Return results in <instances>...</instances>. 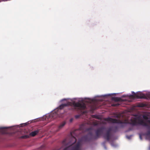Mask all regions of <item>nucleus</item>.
<instances>
[{"mask_svg":"<svg viewBox=\"0 0 150 150\" xmlns=\"http://www.w3.org/2000/svg\"><path fill=\"white\" fill-rule=\"evenodd\" d=\"M136 95L135 98L140 99H150V94L145 95L141 92H138Z\"/></svg>","mask_w":150,"mask_h":150,"instance_id":"obj_6","label":"nucleus"},{"mask_svg":"<svg viewBox=\"0 0 150 150\" xmlns=\"http://www.w3.org/2000/svg\"><path fill=\"white\" fill-rule=\"evenodd\" d=\"M105 127H102L98 129L95 131L96 136L93 137V139H96L98 138L103 133Z\"/></svg>","mask_w":150,"mask_h":150,"instance_id":"obj_4","label":"nucleus"},{"mask_svg":"<svg viewBox=\"0 0 150 150\" xmlns=\"http://www.w3.org/2000/svg\"><path fill=\"white\" fill-rule=\"evenodd\" d=\"M104 120L105 121L111 123L120 124L119 125V126H116L114 127V130L115 132L117 131L119 127L123 128L124 127L126 124H129L132 126H137L139 125L146 127H148V128H149V127L147 124L139 117H132L130 120H125L123 122L120 120L110 117L105 118Z\"/></svg>","mask_w":150,"mask_h":150,"instance_id":"obj_1","label":"nucleus"},{"mask_svg":"<svg viewBox=\"0 0 150 150\" xmlns=\"http://www.w3.org/2000/svg\"><path fill=\"white\" fill-rule=\"evenodd\" d=\"M145 135L146 136H149L150 135V130H148L146 133L145 134Z\"/></svg>","mask_w":150,"mask_h":150,"instance_id":"obj_13","label":"nucleus"},{"mask_svg":"<svg viewBox=\"0 0 150 150\" xmlns=\"http://www.w3.org/2000/svg\"><path fill=\"white\" fill-rule=\"evenodd\" d=\"M3 133H5V132L4 131H3Z\"/></svg>","mask_w":150,"mask_h":150,"instance_id":"obj_25","label":"nucleus"},{"mask_svg":"<svg viewBox=\"0 0 150 150\" xmlns=\"http://www.w3.org/2000/svg\"><path fill=\"white\" fill-rule=\"evenodd\" d=\"M92 133H90L88 134L83 137L76 145H73L75 143L76 139V138L73 136L71 138V140L69 145H70L68 147L65 148L64 150H81V143L82 142H88L90 141L91 139L89 137V136H91Z\"/></svg>","mask_w":150,"mask_h":150,"instance_id":"obj_2","label":"nucleus"},{"mask_svg":"<svg viewBox=\"0 0 150 150\" xmlns=\"http://www.w3.org/2000/svg\"><path fill=\"white\" fill-rule=\"evenodd\" d=\"M66 100V99H62V101H63V100Z\"/></svg>","mask_w":150,"mask_h":150,"instance_id":"obj_24","label":"nucleus"},{"mask_svg":"<svg viewBox=\"0 0 150 150\" xmlns=\"http://www.w3.org/2000/svg\"><path fill=\"white\" fill-rule=\"evenodd\" d=\"M29 137V136L27 135H25L21 137V138L22 139H26Z\"/></svg>","mask_w":150,"mask_h":150,"instance_id":"obj_12","label":"nucleus"},{"mask_svg":"<svg viewBox=\"0 0 150 150\" xmlns=\"http://www.w3.org/2000/svg\"><path fill=\"white\" fill-rule=\"evenodd\" d=\"M119 105V103H115L112 105V106H116Z\"/></svg>","mask_w":150,"mask_h":150,"instance_id":"obj_16","label":"nucleus"},{"mask_svg":"<svg viewBox=\"0 0 150 150\" xmlns=\"http://www.w3.org/2000/svg\"><path fill=\"white\" fill-rule=\"evenodd\" d=\"M95 125H97V124H95Z\"/></svg>","mask_w":150,"mask_h":150,"instance_id":"obj_26","label":"nucleus"},{"mask_svg":"<svg viewBox=\"0 0 150 150\" xmlns=\"http://www.w3.org/2000/svg\"><path fill=\"white\" fill-rule=\"evenodd\" d=\"M148 122L149 123V124H150V120H148Z\"/></svg>","mask_w":150,"mask_h":150,"instance_id":"obj_22","label":"nucleus"},{"mask_svg":"<svg viewBox=\"0 0 150 150\" xmlns=\"http://www.w3.org/2000/svg\"><path fill=\"white\" fill-rule=\"evenodd\" d=\"M112 129L111 127H109L104 135L103 137L104 138L108 141H109L110 139L111 135V132Z\"/></svg>","mask_w":150,"mask_h":150,"instance_id":"obj_5","label":"nucleus"},{"mask_svg":"<svg viewBox=\"0 0 150 150\" xmlns=\"http://www.w3.org/2000/svg\"><path fill=\"white\" fill-rule=\"evenodd\" d=\"M139 106L140 107H143L144 105L143 104H141V105H139Z\"/></svg>","mask_w":150,"mask_h":150,"instance_id":"obj_18","label":"nucleus"},{"mask_svg":"<svg viewBox=\"0 0 150 150\" xmlns=\"http://www.w3.org/2000/svg\"><path fill=\"white\" fill-rule=\"evenodd\" d=\"M72 105L76 109H77L81 110H83L86 108L85 105L83 103H80L74 102L73 103Z\"/></svg>","mask_w":150,"mask_h":150,"instance_id":"obj_3","label":"nucleus"},{"mask_svg":"<svg viewBox=\"0 0 150 150\" xmlns=\"http://www.w3.org/2000/svg\"><path fill=\"white\" fill-rule=\"evenodd\" d=\"M8 128V127H0V130H4V129H7Z\"/></svg>","mask_w":150,"mask_h":150,"instance_id":"obj_14","label":"nucleus"},{"mask_svg":"<svg viewBox=\"0 0 150 150\" xmlns=\"http://www.w3.org/2000/svg\"><path fill=\"white\" fill-rule=\"evenodd\" d=\"M73 120V118H71L70 119V122H71Z\"/></svg>","mask_w":150,"mask_h":150,"instance_id":"obj_19","label":"nucleus"},{"mask_svg":"<svg viewBox=\"0 0 150 150\" xmlns=\"http://www.w3.org/2000/svg\"><path fill=\"white\" fill-rule=\"evenodd\" d=\"M71 103L70 102H68L67 103H64L62 104L59 106L58 107L59 109H62L64 108L65 107L69 105H70Z\"/></svg>","mask_w":150,"mask_h":150,"instance_id":"obj_7","label":"nucleus"},{"mask_svg":"<svg viewBox=\"0 0 150 150\" xmlns=\"http://www.w3.org/2000/svg\"><path fill=\"white\" fill-rule=\"evenodd\" d=\"M66 142V140H64V141H63V144H64V142Z\"/></svg>","mask_w":150,"mask_h":150,"instance_id":"obj_21","label":"nucleus"},{"mask_svg":"<svg viewBox=\"0 0 150 150\" xmlns=\"http://www.w3.org/2000/svg\"><path fill=\"white\" fill-rule=\"evenodd\" d=\"M115 100V101H120L121 100V99L120 98H118V97H115L114 98Z\"/></svg>","mask_w":150,"mask_h":150,"instance_id":"obj_11","label":"nucleus"},{"mask_svg":"<svg viewBox=\"0 0 150 150\" xmlns=\"http://www.w3.org/2000/svg\"><path fill=\"white\" fill-rule=\"evenodd\" d=\"M132 93L133 94V95H131L129 96V97L132 98H135L136 97V95H137V94L135 93L134 92L132 91Z\"/></svg>","mask_w":150,"mask_h":150,"instance_id":"obj_10","label":"nucleus"},{"mask_svg":"<svg viewBox=\"0 0 150 150\" xmlns=\"http://www.w3.org/2000/svg\"><path fill=\"white\" fill-rule=\"evenodd\" d=\"M143 118L145 120H147L148 119V117L145 115H144L143 116Z\"/></svg>","mask_w":150,"mask_h":150,"instance_id":"obj_15","label":"nucleus"},{"mask_svg":"<svg viewBox=\"0 0 150 150\" xmlns=\"http://www.w3.org/2000/svg\"><path fill=\"white\" fill-rule=\"evenodd\" d=\"M94 116V117H95L96 118L99 119V118H98L97 117H96V116H95L94 115V116Z\"/></svg>","mask_w":150,"mask_h":150,"instance_id":"obj_23","label":"nucleus"},{"mask_svg":"<svg viewBox=\"0 0 150 150\" xmlns=\"http://www.w3.org/2000/svg\"><path fill=\"white\" fill-rule=\"evenodd\" d=\"M139 137H140V139L142 140V136L140 135Z\"/></svg>","mask_w":150,"mask_h":150,"instance_id":"obj_20","label":"nucleus"},{"mask_svg":"<svg viewBox=\"0 0 150 150\" xmlns=\"http://www.w3.org/2000/svg\"><path fill=\"white\" fill-rule=\"evenodd\" d=\"M39 130L38 129L30 133V135L32 137H34L39 132Z\"/></svg>","mask_w":150,"mask_h":150,"instance_id":"obj_8","label":"nucleus"},{"mask_svg":"<svg viewBox=\"0 0 150 150\" xmlns=\"http://www.w3.org/2000/svg\"><path fill=\"white\" fill-rule=\"evenodd\" d=\"M80 117V115H76L75 116V118L76 119L78 118H79Z\"/></svg>","mask_w":150,"mask_h":150,"instance_id":"obj_17","label":"nucleus"},{"mask_svg":"<svg viewBox=\"0 0 150 150\" xmlns=\"http://www.w3.org/2000/svg\"><path fill=\"white\" fill-rule=\"evenodd\" d=\"M66 124V122H62L59 126L58 127L59 129H61L64 126V125Z\"/></svg>","mask_w":150,"mask_h":150,"instance_id":"obj_9","label":"nucleus"}]
</instances>
